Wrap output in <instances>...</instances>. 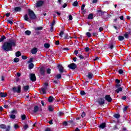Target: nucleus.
I'll return each instance as SVG.
<instances>
[{
  "instance_id": "nucleus-1",
  "label": "nucleus",
  "mask_w": 131,
  "mask_h": 131,
  "mask_svg": "<svg viewBox=\"0 0 131 131\" xmlns=\"http://www.w3.org/2000/svg\"><path fill=\"white\" fill-rule=\"evenodd\" d=\"M16 40L10 38L8 41L5 42L2 46V49L5 52H13V48L16 47Z\"/></svg>"
},
{
  "instance_id": "nucleus-2",
  "label": "nucleus",
  "mask_w": 131,
  "mask_h": 131,
  "mask_svg": "<svg viewBox=\"0 0 131 131\" xmlns=\"http://www.w3.org/2000/svg\"><path fill=\"white\" fill-rule=\"evenodd\" d=\"M28 16L31 19V20H35L36 19V15L33 11L31 10V9H29L28 10Z\"/></svg>"
},
{
  "instance_id": "nucleus-3",
  "label": "nucleus",
  "mask_w": 131,
  "mask_h": 131,
  "mask_svg": "<svg viewBox=\"0 0 131 131\" xmlns=\"http://www.w3.org/2000/svg\"><path fill=\"white\" fill-rule=\"evenodd\" d=\"M0 128H2V129H6V131H11V129H13V127H11V125H8L7 126L6 124H0Z\"/></svg>"
},
{
  "instance_id": "nucleus-4",
  "label": "nucleus",
  "mask_w": 131,
  "mask_h": 131,
  "mask_svg": "<svg viewBox=\"0 0 131 131\" xmlns=\"http://www.w3.org/2000/svg\"><path fill=\"white\" fill-rule=\"evenodd\" d=\"M12 91L13 93H17V94H20L21 93V86L18 85L17 86H14L12 88Z\"/></svg>"
},
{
  "instance_id": "nucleus-5",
  "label": "nucleus",
  "mask_w": 131,
  "mask_h": 131,
  "mask_svg": "<svg viewBox=\"0 0 131 131\" xmlns=\"http://www.w3.org/2000/svg\"><path fill=\"white\" fill-rule=\"evenodd\" d=\"M44 4H45V1H43L42 0H39L36 2L34 7L35 8H39L40 7H42V6H43Z\"/></svg>"
},
{
  "instance_id": "nucleus-6",
  "label": "nucleus",
  "mask_w": 131,
  "mask_h": 131,
  "mask_svg": "<svg viewBox=\"0 0 131 131\" xmlns=\"http://www.w3.org/2000/svg\"><path fill=\"white\" fill-rule=\"evenodd\" d=\"M97 103L100 106H102L105 104V99L103 98H99L97 99Z\"/></svg>"
},
{
  "instance_id": "nucleus-7",
  "label": "nucleus",
  "mask_w": 131,
  "mask_h": 131,
  "mask_svg": "<svg viewBox=\"0 0 131 131\" xmlns=\"http://www.w3.org/2000/svg\"><path fill=\"white\" fill-rule=\"evenodd\" d=\"M68 67L70 68V69H72V70H75L76 68H77V66L75 63H72L68 66Z\"/></svg>"
},
{
  "instance_id": "nucleus-8",
  "label": "nucleus",
  "mask_w": 131,
  "mask_h": 131,
  "mask_svg": "<svg viewBox=\"0 0 131 131\" xmlns=\"http://www.w3.org/2000/svg\"><path fill=\"white\" fill-rule=\"evenodd\" d=\"M105 101H107L108 103H111L112 102V98L109 95H106L104 97Z\"/></svg>"
},
{
  "instance_id": "nucleus-9",
  "label": "nucleus",
  "mask_w": 131,
  "mask_h": 131,
  "mask_svg": "<svg viewBox=\"0 0 131 131\" xmlns=\"http://www.w3.org/2000/svg\"><path fill=\"white\" fill-rule=\"evenodd\" d=\"M30 78L32 81H36V77L35 76V74H34L33 73L30 74Z\"/></svg>"
},
{
  "instance_id": "nucleus-10",
  "label": "nucleus",
  "mask_w": 131,
  "mask_h": 131,
  "mask_svg": "<svg viewBox=\"0 0 131 131\" xmlns=\"http://www.w3.org/2000/svg\"><path fill=\"white\" fill-rule=\"evenodd\" d=\"M57 68L60 72V73H63L64 72V68L61 64H58L57 66Z\"/></svg>"
},
{
  "instance_id": "nucleus-11",
  "label": "nucleus",
  "mask_w": 131,
  "mask_h": 131,
  "mask_svg": "<svg viewBox=\"0 0 131 131\" xmlns=\"http://www.w3.org/2000/svg\"><path fill=\"white\" fill-rule=\"evenodd\" d=\"M39 71L40 74H41L42 76H45V72H46L45 69L43 68H40Z\"/></svg>"
},
{
  "instance_id": "nucleus-12",
  "label": "nucleus",
  "mask_w": 131,
  "mask_h": 131,
  "mask_svg": "<svg viewBox=\"0 0 131 131\" xmlns=\"http://www.w3.org/2000/svg\"><path fill=\"white\" fill-rule=\"evenodd\" d=\"M8 96V94L7 93L0 92L1 98H6Z\"/></svg>"
},
{
  "instance_id": "nucleus-13",
  "label": "nucleus",
  "mask_w": 131,
  "mask_h": 131,
  "mask_svg": "<svg viewBox=\"0 0 131 131\" xmlns=\"http://www.w3.org/2000/svg\"><path fill=\"white\" fill-rule=\"evenodd\" d=\"M47 89H48L47 87H44V88H41V92L42 93L43 95H46V94H47V92H46V91H47Z\"/></svg>"
},
{
  "instance_id": "nucleus-14",
  "label": "nucleus",
  "mask_w": 131,
  "mask_h": 131,
  "mask_svg": "<svg viewBox=\"0 0 131 131\" xmlns=\"http://www.w3.org/2000/svg\"><path fill=\"white\" fill-rule=\"evenodd\" d=\"M97 12L100 15V16L102 15H104L106 13L105 11H102L101 10H97Z\"/></svg>"
},
{
  "instance_id": "nucleus-15",
  "label": "nucleus",
  "mask_w": 131,
  "mask_h": 131,
  "mask_svg": "<svg viewBox=\"0 0 131 131\" xmlns=\"http://www.w3.org/2000/svg\"><path fill=\"white\" fill-rule=\"evenodd\" d=\"M93 77H94V75L93 74V73H91V72L88 73V75L87 76V77H88L89 79H92V78H93Z\"/></svg>"
},
{
  "instance_id": "nucleus-16",
  "label": "nucleus",
  "mask_w": 131,
  "mask_h": 131,
  "mask_svg": "<svg viewBox=\"0 0 131 131\" xmlns=\"http://www.w3.org/2000/svg\"><path fill=\"white\" fill-rule=\"evenodd\" d=\"M14 12H21V9L19 7H16L14 8Z\"/></svg>"
},
{
  "instance_id": "nucleus-17",
  "label": "nucleus",
  "mask_w": 131,
  "mask_h": 131,
  "mask_svg": "<svg viewBox=\"0 0 131 131\" xmlns=\"http://www.w3.org/2000/svg\"><path fill=\"white\" fill-rule=\"evenodd\" d=\"M38 109H39L38 106L35 105L34 107V110L33 111V112H34V113H36V112H38Z\"/></svg>"
},
{
  "instance_id": "nucleus-18",
  "label": "nucleus",
  "mask_w": 131,
  "mask_h": 131,
  "mask_svg": "<svg viewBox=\"0 0 131 131\" xmlns=\"http://www.w3.org/2000/svg\"><path fill=\"white\" fill-rule=\"evenodd\" d=\"M118 39L119 41H122L124 39V36L119 35L118 36Z\"/></svg>"
},
{
  "instance_id": "nucleus-19",
  "label": "nucleus",
  "mask_w": 131,
  "mask_h": 131,
  "mask_svg": "<svg viewBox=\"0 0 131 131\" xmlns=\"http://www.w3.org/2000/svg\"><path fill=\"white\" fill-rule=\"evenodd\" d=\"M31 53L33 55H35V54H36L37 53V49L34 48V49H32Z\"/></svg>"
},
{
  "instance_id": "nucleus-20",
  "label": "nucleus",
  "mask_w": 131,
  "mask_h": 131,
  "mask_svg": "<svg viewBox=\"0 0 131 131\" xmlns=\"http://www.w3.org/2000/svg\"><path fill=\"white\" fill-rule=\"evenodd\" d=\"M99 127L100 128H105V127H106V123L103 122L100 125H99Z\"/></svg>"
},
{
  "instance_id": "nucleus-21",
  "label": "nucleus",
  "mask_w": 131,
  "mask_h": 131,
  "mask_svg": "<svg viewBox=\"0 0 131 131\" xmlns=\"http://www.w3.org/2000/svg\"><path fill=\"white\" fill-rule=\"evenodd\" d=\"M88 19L93 20V19H94V14H93V13L89 14L88 17Z\"/></svg>"
},
{
  "instance_id": "nucleus-22",
  "label": "nucleus",
  "mask_w": 131,
  "mask_h": 131,
  "mask_svg": "<svg viewBox=\"0 0 131 131\" xmlns=\"http://www.w3.org/2000/svg\"><path fill=\"white\" fill-rule=\"evenodd\" d=\"M54 97L53 96H50L48 98V102H49V103H52V102H53V101H54Z\"/></svg>"
},
{
  "instance_id": "nucleus-23",
  "label": "nucleus",
  "mask_w": 131,
  "mask_h": 131,
  "mask_svg": "<svg viewBox=\"0 0 131 131\" xmlns=\"http://www.w3.org/2000/svg\"><path fill=\"white\" fill-rule=\"evenodd\" d=\"M55 78L57 79V80H59L62 78V75L60 74H58L55 76Z\"/></svg>"
},
{
  "instance_id": "nucleus-24",
  "label": "nucleus",
  "mask_w": 131,
  "mask_h": 131,
  "mask_svg": "<svg viewBox=\"0 0 131 131\" xmlns=\"http://www.w3.org/2000/svg\"><path fill=\"white\" fill-rule=\"evenodd\" d=\"M6 38L7 37H6V36L5 35L1 36V37L0 38V42L4 41V40H5V39H6Z\"/></svg>"
},
{
  "instance_id": "nucleus-25",
  "label": "nucleus",
  "mask_w": 131,
  "mask_h": 131,
  "mask_svg": "<svg viewBox=\"0 0 131 131\" xmlns=\"http://www.w3.org/2000/svg\"><path fill=\"white\" fill-rule=\"evenodd\" d=\"M116 93H117V94H119V92H122V88L120 87L119 88H118L117 89H116L115 90Z\"/></svg>"
},
{
  "instance_id": "nucleus-26",
  "label": "nucleus",
  "mask_w": 131,
  "mask_h": 131,
  "mask_svg": "<svg viewBox=\"0 0 131 131\" xmlns=\"http://www.w3.org/2000/svg\"><path fill=\"white\" fill-rule=\"evenodd\" d=\"M21 55H22V53L20 51H17L15 53L16 57H19Z\"/></svg>"
},
{
  "instance_id": "nucleus-27",
  "label": "nucleus",
  "mask_w": 131,
  "mask_h": 131,
  "mask_svg": "<svg viewBox=\"0 0 131 131\" xmlns=\"http://www.w3.org/2000/svg\"><path fill=\"white\" fill-rule=\"evenodd\" d=\"M18 113V111L16 109H13L12 111L11 112V114H17Z\"/></svg>"
},
{
  "instance_id": "nucleus-28",
  "label": "nucleus",
  "mask_w": 131,
  "mask_h": 131,
  "mask_svg": "<svg viewBox=\"0 0 131 131\" xmlns=\"http://www.w3.org/2000/svg\"><path fill=\"white\" fill-rule=\"evenodd\" d=\"M43 29V27H38L35 28V31H37V30H42Z\"/></svg>"
},
{
  "instance_id": "nucleus-29",
  "label": "nucleus",
  "mask_w": 131,
  "mask_h": 131,
  "mask_svg": "<svg viewBox=\"0 0 131 131\" xmlns=\"http://www.w3.org/2000/svg\"><path fill=\"white\" fill-rule=\"evenodd\" d=\"M33 67H34V64L33 63H31L29 64V69L31 70L33 69Z\"/></svg>"
},
{
  "instance_id": "nucleus-30",
  "label": "nucleus",
  "mask_w": 131,
  "mask_h": 131,
  "mask_svg": "<svg viewBox=\"0 0 131 131\" xmlns=\"http://www.w3.org/2000/svg\"><path fill=\"white\" fill-rule=\"evenodd\" d=\"M63 115H64V112H58V113H57V116L60 117L61 116H63Z\"/></svg>"
},
{
  "instance_id": "nucleus-31",
  "label": "nucleus",
  "mask_w": 131,
  "mask_h": 131,
  "mask_svg": "<svg viewBox=\"0 0 131 131\" xmlns=\"http://www.w3.org/2000/svg\"><path fill=\"white\" fill-rule=\"evenodd\" d=\"M24 90L25 92H27L29 90V85H25L24 86Z\"/></svg>"
},
{
  "instance_id": "nucleus-32",
  "label": "nucleus",
  "mask_w": 131,
  "mask_h": 131,
  "mask_svg": "<svg viewBox=\"0 0 131 131\" xmlns=\"http://www.w3.org/2000/svg\"><path fill=\"white\" fill-rule=\"evenodd\" d=\"M24 20H25V21H29V18L28 17V14H26L25 15Z\"/></svg>"
},
{
  "instance_id": "nucleus-33",
  "label": "nucleus",
  "mask_w": 131,
  "mask_h": 131,
  "mask_svg": "<svg viewBox=\"0 0 131 131\" xmlns=\"http://www.w3.org/2000/svg\"><path fill=\"white\" fill-rule=\"evenodd\" d=\"M51 45H50V43H46L44 44V47L46 49H49Z\"/></svg>"
},
{
  "instance_id": "nucleus-34",
  "label": "nucleus",
  "mask_w": 131,
  "mask_h": 131,
  "mask_svg": "<svg viewBox=\"0 0 131 131\" xmlns=\"http://www.w3.org/2000/svg\"><path fill=\"white\" fill-rule=\"evenodd\" d=\"M114 117H115V118H117V119H118V118H120V115H119V114H115L114 115Z\"/></svg>"
},
{
  "instance_id": "nucleus-35",
  "label": "nucleus",
  "mask_w": 131,
  "mask_h": 131,
  "mask_svg": "<svg viewBox=\"0 0 131 131\" xmlns=\"http://www.w3.org/2000/svg\"><path fill=\"white\" fill-rule=\"evenodd\" d=\"M48 110L50 112H53V111H54V108H53V106L50 105L48 107Z\"/></svg>"
},
{
  "instance_id": "nucleus-36",
  "label": "nucleus",
  "mask_w": 131,
  "mask_h": 131,
  "mask_svg": "<svg viewBox=\"0 0 131 131\" xmlns=\"http://www.w3.org/2000/svg\"><path fill=\"white\" fill-rule=\"evenodd\" d=\"M114 48V45L112 43L108 44V49H111V50H113V49Z\"/></svg>"
},
{
  "instance_id": "nucleus-37",
  "label": "nucleus",
  "mask_w": 131,
  "mask_h": 131,
  "mask_svg": "<svg viewBox=\"0 0 131 131\" xmlns=\"http://www.w3.org/2000/svg\"><path fill=\"white\" fill-rule=\"evenodd\" d=\"M72 6H73V7H78V2H77V1L74 2L73 3Z\"/></svg>"
},
{
  "instance_id": "nucleus-38",
  "label": "nucleus",
  "mask_w": 131,
  "mask_h": 131,
  "mask_svg": "<svg viewBox=\"0 0 131 131\" xmlns=\"http://www.w3.org/2000/svg\"><path fill=\"white\" fill-rule=\"evenodd\" d=\"M25 33L26 34V35H30V34H31V31L27 30L25 31Z\"/></svg>"
},
{
  "instance_id": "nucleus-39",
  "label": "nucleus",
  "mask_w": 131,
  "mask_h": 131,
  "mask_svg": "<svg viewBox=\"0 0 131 131\" xmlns=\"http://www.w3.org/2000/svg\"><path fill=\"white\" fill-rule=\"evenodd\" d=\"M9 116L11 119H15L16 118V115L14 114L9 115Z\"/></svg>"
},
{
  "instance_id": "nucleus-40",
  "label": "nucleus",
  "mask_w": 131,
  "mask_h": 131,
  "mask_svg": "<svg viewBox=\"0 0 131 131\" xmlns=\"http://www.w3.org/2000/svg\"><path fill=\"white\" fill-rule=\"evenodd\" d=\"M19 61H20V59H19L17 57H15L14 59V62H15V63H18V62H19Z\"/></svg>"
},
{
  "instance_id": "nucleus-41",
  "label": "nucleus",
  "mask_w": 131,
  "mask_h": 131,
  "mask_svg": "<svg viewBox=\"0 0 131 131\" xmlns=\"http://www.w3.org/2000/svg\"><path fill=\"white\" fill-rule=\"evenodd\" d=\"M86 35L88 37H92V34L89 32L86 33Z\"/></svg>"
},
{
  "instance_id": "nucleus-42",
  "label": "nucleus",
  "mask_w": 131,
  "mask_h": 131,
  "mask_svg": "<svg viewBox=\"0 0 131 131\" xmlns=\"http://www.w3.org/2000/svg\"><path fill=\"white\" fill-rule=\"evenodd\" d=\"M21 118L22 120H25L26 119V116L25 115H22L21 116Z\"/></svg>"
},
{
  "instance_id": "nucleus-43",
  "label": "nucleus",
  "mask_w": 131,
  "mask_h": 131,
  "mask_svg": "<svg viewBox=\"0 0 131 131\" xmlns=\"http://www.w3.org/2000/svg\"><path fill=\"white\" fill-rule=\"evenodd\" d=\"M13 22H14V21L11 20H10V19H7V23H8L9 24H11V25H13Z\"/></svg>"
},
{
  "instance_id": "nucleus-44",
  "label": "nucleus",
  "mask_w": 131,
  "mask_h": 131,
  "mask_svg": "<svg viewBox=\"0 0 131 131\" xmlns=\"http://www.w3.org/2000/svg\"><path fill=\"white\" fill-rule=\"evenodd\" d=\"M63 34H64V31H61L60 33L59 34V35L60 36V37H62Z\"/></svg>"
},
{
  "instance_id": "nucleus-45",
  "label": "nucleus",
  "mask_w": 131,
  "mask_h": 131,
  "mask_svg": "<svg viewBox=\"0 0 131 131\" xmlns=\"http://www.w3.org/2000/svg\"><path fill=\"white\" fill-rule=\"evenodd\" d=\"M69 38H72L71 36H69L68 35L64 36V39H69Z\"/></svg>"
},
{
  "instance_id": "nucleus-46",
  "label": "nucleus",
  "mask_w": 131,
  "mask_h": 131,
  "mask_svg": "<svg viewBox=\"0 0 131 131\" xmlns=\"http://www.w3.org/2000/svg\"><path fill=\"white\" fill-rule=\"evenodd\" d=\"M80 95L81 96H84V95H85V92H84V91H81Z\"/></svg>"
},
{
  "instance_id": "nucleus-47",
  "label": "nucleus",
  "mask_w": 131,
  "mask_h": 131,
  "mask_svg": "<svg viewBox=\"0 0 131 131\" xmlns=\"http://www.w3.org/2000/svg\"><path fill=\"white\" fill-rule=\"evenodd\" d=\"M6 104H7V105H11V106H12V105H13V102H11L10 101H8L6 102Z\"/></svg>"
},
{
  "instance_id": "nucleus-48",
  "label": "nucleus",
  "mask_w": 131,
  "mask_h": 131,
  "mask_svg": "<svg viewBox=\"0 0 131 131\" xmlns=\"http://www.w3.org/2000/svg\"><path fill=\"white\" fill-rule=\"evenodd\" d=\"M28 124H26L24 126V129L25 130H26L28 128Z\"/></svg>"
},
{
  "instance_id": "nucleus-49",
  "label": "nucleus",
  "mask_w": 131,
  "mask_h": 131,
  "mask_svg": "<svg viewBox=\"0 0 131 131\" xmlns=\"http://www.w3.org/2000/svg\"><path fill=\"white\" fill-rule=\"evenodd\" d=\"M14 127L15 129H17V128H19V125H18L17 124H15L14 125Z\"/></svg>"
},
{
  "instance_id": "nucleus-50",
  "label": "nucleus",
  "mask_w": 131,
  "mask_h": 131,
  "mask_svg": "<svg viewBox=\"0 0 131 131\" xmlns=\"http://www.w3.org/2000/svg\"><path fill=\"white\" fill-rule=\"evenodd\" d=\"M85 7V5L83 4L81 7V11H83L84 10V8Z\"/></svg>"
},
{
  "instance_id": "nucleus-51",
  "label": "nucleus",
  "mask_w": 131,
  "mask_h": 131,
  "mask_svg": "<svg viewBox=\"0 0 131 131\" xmlns=\"http://www.w3.org/2000/svg\"><path fill=\"white\" fill-rule=\"evenodd\" d=\"M63 125H64V126H67V125H68V122L64 121L63 122Z\"/></svg>"
},
{
  "instance_id": "nucleus-52",
  "label": "nucleus",
  "mask_w": 131,
  "mask_h": 131,
  "mask_svg": "<svg viewBox=\"0 0 131 131\" xmlns=\"http://www.w3.org/2000/svg\"><path fill=\"white\" fill-rule=\"evenodd\" d=\"M32 62H33V58H30L29 60V61H28V63H32Z\"/></svg>"
},
{
  "instance_id": "nucleus-53",
  "label": "nucleus",
  "mask_w": 131,
  "mask_h": 131,
  "mask_svg": "<svg viewBox=\"0 0 131 131\" xmlns=\"http://www.w3.org/2000/svg\"><path fill=\"white\" fill-rule=\"evenodd\" d=\"M119 72V74H122V73H123V70H122V69H120L118 71Z\"/></svg>"
},
{
  "instance_id": "nucleus-54",
  "label": "nucleus",
  "mask_w": 131,
  "mask_h": 131,
  "mask_svg": "<svg viewBox=\"0 0 131 131\" xmlns=\"http://www.w3.org/2000/svg\"><path fill=\"white\" fill-rule=\"evenodd\" d=\"M72 19H73L72 15L71 14H70L69 15V20H70L71 21V20H72Z\"/></svg>"
},
{
  "instance_id": "nucleus-55",
  "label": "nucleus",
  "mask_w": 131,
  "mask_h": 131,
  "mask_svg": "<svg viewBox=\"0 0 131 131\" xmlns=\"http://www.w3.org/2000/svg\"><path fill=\"white\" fill-rule=\"evenodd\" d=\"M124 36L125 37V38H128V34L127 33L124 34Z\"/></svg>"
},
{
  "instance_id": "nucleus-56",
  "label": "nucleus",
  "mask_w": 131,
  "mask_h": 131,
  "mask_svg": "<svg viewBox=\"0 0 131 131\" xmlns=\"http://www.w3.org/2000/svg\"><path fill=\"white\" fill-rule=\"evenodd\" d=\"M127 108H128V106H125V107L123 108V112H125V111H126V110H127Z\"/></svg>"
},
{
  "instance_id": "nucleus-57",
  "label": "nucleus",
  "mask_w": 131,
  "mask_h": 131,
  "mask_svg": "<svg viewBox=\"0 0 131 131\" xmlns=\"http://www.w3.org/2000/svg\"><path fill=\"white\" fill-rule=\"evenodd\" d=\"M47 72L48 74H51V69H48L47 70Z\"/></svg>"
},
{
  "instance_id": "nucleus-58",
  "label": "nucleus",
  "mask_w": 131,
  "mask_h": 131,
  "mask_svg": "<svg viewBox=\"0 0 131 131\" xmlns=\"http://www.w3.org/2000/svg\"><path fill=\"white\" fill-rule=\"evenodd\" d=\"M21 58L23 59V60H26V59H27V57L25 55H23L21 56Z\"/></svg>"
},
{
  "instance_id": "nucleus-59",
  "label": "nucleus",
  "mask_w": 131,
  "mask_h": 131,
  "mask_svg": "<svg viewBox=\"0 0 131 131\" xmlns=\"http://www.w3.org/2000/svg\"><path fill=\"white\" fill-rule=\"evenodd\" d=\"M81 116L83 118V117H85V113L84 112H83Z\"/></svg>"
},
{
  "instance_id": "nucleus-60",
  "label": "nucleus",
  "mask_w": 131,
  "mask_h": 131,
  "mask_svg": "<svg viewBox=\"0 0 131 131\" xmlns=\"http://www.w3.org/2000/svg\"><path fill=\"white\" fill-rule=\"evenodd\" d=\"M68 124H73V121L72 120H70L68 121Z\"/></svg>"
},
{
  "instance_id": "nucleus-61",
  "label": "nucleus",
  "mask_w": 131,
  "mask_h": 131,
  "mask_svg": "<svg viewBox=\"0 0 131 131\" xmlns=\"http://www.w3.org/2000/svg\"><path fill=\"white\" fill-rule=\"evenodd\" d=\"M120 86H121V85L120 84H117L115 86V87L116 88V89H118L119 88H120Z\"/></svg>"
},
{
  "instance_id": "nucleus-62",
  "label": "nucleus",
  "mask_w": 131,
  "mask_h": 131,
  "mask_svg": "<svg viewBox=\"0 0 131 131\" xmlns=\"http://www.w3.org/2000/svg\"><path fill=\"white\" fill-rule=\"evenodd\" d=\"M74 54L76 55V56H77V54H78V50H76L74 51Z\"/></svg>"
},
{
  "instance_id": "nucleus-63",
  "label": "nucleus",
  "mask_w": 131,
  "mask_h": 131,
  "mask_svg": "<svg viewBox=\"0 0 131 131\" xmlns=\"http://www.w3.org/2000/svg\"><path fill=\"white\" fill-rule=\"evenodd\" d=\"M126 98H127V97H126L125 96H123L122 97L121 99L122 100H126Z\"/></svg>"
},
{
  "instance_id": "nucleus-64",
  "label": "nucleus",
  "mask_w": 131,
  "mask_h": 131,
  "mask_svg": "<svg viewBox=\"0 0 131 131\" xmlns=\"http://www.w3.org/2000/svg\"><path fill=\"white\" fill-rule=\"evenodd\" d=\"M89 51H90V48L89 47H86L85 48V51H86V52H89Z\"/></svg>"
}]
</instances>
